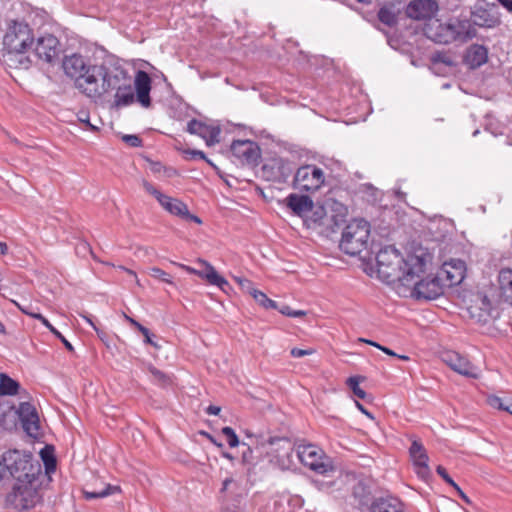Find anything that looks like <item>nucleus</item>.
<instances>
[{"instance_id":"1","label":"nucleus","mask_w":512,"mask_h":512,"mask_svg":"<svg viewBox=\"0 0 512 512\" xmlns=\"http://www.w3.org/2000/svg\"><path fill=\"white\" fill-rule=\"evenodd\" d=\"M386 285L400 297L434 300L444 293L443 284L431 270L433 254L422 246L415 247L406 257L394 245H386Z\"/></svg>"},{"instance_id":"2","label":"nucleus","mask_w":512,"mask_h":512,"mask_svg":"<svg viewBox=\"0 0 512 512\" xmlns=\"http://www.w3.org/2000/svg\"><path fill=\"white\" fill-rule=\"evenodd\" d=\"M46 473L43 474L42 466L39 461L33 459L31 453L19 450H8L3 453V467L8 471L12 478L16 480L28 479L35 476H45L56 468V460L53 456L46 457L42 455Z\"/></svg>"},{"instance_id":"3","label":"nucleus","mask_w":512,"mask_h":512,"mask_svg":"<svg viewBox=\"0 0 512 512\" xmlns=\"http://www.w3.org/2000/svg\"><path fill=\"white\" fill-rule=\"evenodd\" d=\"M118 68V65H90L84 76L78 80L77 88L87 97L99 99L111 92Z\"/></svg>"},{"instance_id":"4","label":"nucleus","mask_w":512,"mask_h":512,"mask_svg":"<svg viewBox=\"0 0 512 512\" xmlns=\"http://www.w3.org/2000/svg\"><path fill=\"white\" fill-rule=\"evenodd\" d=\"M44 476H35L28 479L16 480L11 491L6 495L7 507L17 511L34 508L42 500L40 488Z\"/></svg>"},{"instance_id":"5","label":"nucleus","mask_w":512,"mask_h":512,"mask_svg":"<svg viewBox=\"0 0 512 512\" xmlns=\"http://www.w3.org/2000/svg\"><path fill=\"white\" fill-rule=\"evenodd\" d=\"M256 444L268 445L266 456L269 462L281 470H288L293 465L294 444L288 437L269 436L265 438L263 435L255 436Z\"/></svg>"},{"instance_id":"6","label":"nucleus","mask_w":512,"mask_h":512,"mask_svg":"<svg viewBox=\"0 0 512 512\" xmlns=\"http://www.w3.org/2000/svg\"><path fill=\"white\" fill-rule=\"evenodd\" d=\"M370 224L364 219H353L343 229L339 248L350 256L359 255L368 247Z\"/></svg>"},{"instance_id":"7","label":"nucleus","mask_w":512,"mask_h":512,"mask_svg":"<svg viewBox=\"0 0 512 512\" xmlns=\"http://www.w3.org/2000/svg\"><path fill=\"white\" fill-rule=\"evenodd\" d=\"M33 43L32 30L28 24L20 21H11L3 37L4 48L9 53L22 54Z\"/></svg>"},{"instance_id":"8","label":"nucleus","mask_w":512,"mask_h":512,"mask_svg":"<svg viewBox=\"0 0 512 512\" xmlns=\"http://www.w3.org/2000/svg\"><path fill=\"white\" fill-rule=\"evenodd\" d=\"M297 456L304 466L315 473L326 475L334 471L330 458L325 455L322 449L315 445H299L297 448Z\"/></svg>"},{"instance_id":"9","label":"nucleus","mask_w":512,"mask_h":512,"mask_svg":"<svg viewBox=\"0 0 512 512\" xmlns=\"http://www.w3.org/2000/svg\"><path fill=\"white\" fill-rule=\"evenodd\" d=\"M325 182L323 170L316 165L307 164L299 167L295 173L293 186L307 192L319 190Z\"/></svg>"},{"instance_id":"10","label":"nucleus","mask_w":512,"mask_h":512,"mask_svg":"<svg viewBox=\"0 0 512 512\" xmlns=\"http://www.w3.org/2000/svg\"><path fill=\"white\" fill-rule=\"evenodd\" d=\"M411 446L409 447V457L412 461L414 472L419 479L428 483L433 475L429 467V456L426 448L416 436L411 435Z\"/></svg>"},{"instance_id":"11","label":"nucleus","mask_w":512,"mask_h":512,"mask_svg":"<svg viewBox=\"0 0 512 512\" xmlns=\"http://www.w3.org/2000/svg\"><path fill=\"white\" fill-rule=\"evenodd\" d=\"M116 91L114 95V106L123 107L132 104L135 101L133 90V81L128 72L119 66L115 76V83L111 85V91Z\"/></svg>"},{"instance_id":"12","label":"nucleus","mask_w":512,"mask_h":512,"mask_svg":"<svg viewBox=\"0 0 512 512\" xmlns=\"http://www.w3.org/2000/svg\"><path fill=\"white\" fill-rule=\"evenodd\" d=\"M293 165L289 160L283 158H271L267 160L262 168V177L271 182L285 183L293 173Z\"/></svg>"},{"instance_id":"13","label":"nucleus","mask_w":512,"mask_h":512,"mask_svg":"<svg viewBox=\"0 0 512 512\" xmlns=\"http://www.w3.org/2000/svg\"><path fill=\"white\" fill-rule=\"evenodd\" d=\"M232 154L238 158L242 164L255 166L260 159L259 146L250 140H235L231 145Z\"/></svg>"},{"instance_id":"14","label":"nucleus","mask_w":512,"mask_h":512,"mask_svg":"<svg viewBox=\"0 0 512 512\" xmlns=\"http://www.w3.org/2000/svg\"><path fill=\"white\" fill-rule=\"evenodd\" d=\"M453 29L451 20L447 23L432 20L426 24L424 34L435 43L449 44L455 41L456 32Z\"/></svg>"},{"instance_id":"15","label":"nucleus","mask_w":512,"mask_h":512,"mask_svg":"<svg viewBox=\"0 0 512 512\" xmlns=\"http://www.w3.org/2000/svg\"><path fill=\"white\" fill-rule=\"evenodd\" d=\"M198 263L205 266V269L197 270V269H194V268L184 265V264H180V263H175V264L177 266H179L180 268H182L183 270H185L186 272H188L190 274L197 275L198 277H200L202 279H205L209 284L215 285V286L219 287L222 291L225 292L226 288L229 287L228 281L224 277L219 275L218 272L215 270V268L207 261H205L203 259H198Z\"/></svg>"},{"instance_id":"16","label":"nucleus","mask_w":512,"mask_h":512,"mask_svg":"<svg viewBox=\"0 0 512 512\" xmlns=\"http://www.w3.org/2000/svg\"><path fill=\"white\" fill-rule=\"evenodd\" d=\"M17 414L24 431L31 437L36 438L39 434V417L35 407L29 402H22L19 405Z\"/></svg>"},{"instance_id":"17","label":"nucleus","mask_w":512,"mask_h":512,"mask_svg":"<svg viewBox=\"0 0 512 512\" xmlns=\"http://www.w3.org/2000/svg\"><path fill=\"white\" fill-rule=\"evenodd\" d=\"M17 414L24 431L31 437L36 438L39 434V417L35 407L29 402H22L19 405Z\"/></svg>"},{"instance_id":"18","label":"nucleus","mask_w":512,"mask_h":512,"mask_svg":"<svg viewBox=\"0 0 512 512\" xmlns=\"http://www.w3.org/2000/svg\"><path fill=\"white\" fill-rule=\"evenodd\" d=\"M438 10V3L435 0H413L406 7V15L414 20H429Z\"/></svg>"},{"instance_id":"19","label":"nucleus","mask_w":512,"mask_h":512,"mask_svg":"<svg viewBox=\"0 0 512 512\" xmlns=\"http://www.w3.org/2000/svg\"><path fill=\"white\" fill-rule=\"evenodd\" d=\"M441 273L445 274L446 285L448 287L457 286L465 278L466 263L461 259H451L443 263Z\"/></svg>"},{"instance_id":"20","label":"nucleus","mask_w":512,"mask_h":512,"mask_svg":"<svg viewBox=\"0 0 512 512\" xmlns=\"http://www.w3.org/2000/svg\"><path fill=\"white\" fill-rule=\"evenodd\" d=\"M187 131L203 138L208 146L219 143L221 129L218 126H209L197 119H192L187 124Z\"/></svg>"},{"instance_id":"21","label":"nucleus","mask_w":512,"mask_h":512,"mask_svg":"<svg viewBox=\"0 0 512 512\" xmlns=\"http://www.w3.org/2000/svg\"><path fill=\"white\" fill-rule=\"evenodd\" d=\"M444 362L455 372L468 378H478L476 367H474L465 357L456 352H447L443 357Z\"/></svg>"},{"instance_id":"22","label":"nucleus","mask_w":512,"mask_h":512,"mask_svg":"<svg viewBox=\"0 0 512 512\" xmlns=\"http://www.w3.org/2000/svg\"><path fill=\"white\" fill-rule=\"evenodd\" d=\"M382 247L380 244H375L372 242L371 251L368 252L367 256L363 258V270L364 272L370 276L383 281L381 275V266L383 264L381 260Z\"/></svg>"},{"instance_id":"23","label":"nucleus","mask_w":512,"mask_h":512,"mask_svg":"<svg viewBox=\"0 0 512 512\" xmlns=\"http://www.w3.org/2000/svg\"><path fill=\"white\" fill-rule=\"evenodd\" d=\"M59 41L53 35H46L37 40L35 54L47 63L53 62L59 54Z\"/></svg>"},{"instance_id":"24","label":"nucleus","mask_w":512,"mask_h":512,"mask_svg":"<svg viewBox=\"0 0 512 512\" xmlns=\"http://www.w3.org/2000/svg\"><path fill=\"white\" fill-rule=\"evenodd\" d=\"M136 99L145 108L151 106V78L145 71L139 70L134 79Z\"/></svg>"},{"instance_id":"25","label":"nucleus","mask_w":512,"mask_h":512,"mask_svg":"<svg viewBox=\"0 0 512 512\" xmlns=\"http://www.w3.org/2000/svg\"><path fill=\"white\" fill-rule=\"evenodd\" d=\"M90 68L81 55L73 54L65 57L63 60V69L67 76L75 79V86L78 85L80 77L84 76L86 70Z\"/></svg>"},{"instance_id":"26","label":"nucleus","mask_w":512,"mask_h":512,"mask_svg":"<svg viewBox=\"0 0 512 512\" xmlns=\"http://www.w3.org/2000/svg\"><path fill=\"white\" fill-rule=\"evenodd\" d=\"M488 60V49L484 45L472 44L464 55V63L471 69H476Z\"/></svg>"},{"instance_id":"27","label":"nucleus","mask_w":512,"mask_h":512,"mask_svg":"<svg viewBox=\"0 0 512 512\" xmlns=\"http://www.w3.org/2000/svg\"><path fill=\"white\" fill-rule=\"evenodd\" d=\"M471 22L473 27L492 28L500 23L498 17L494 16L488 9L482 6H476L471 12Z\"/></svg>"},{"instance_id":"28","label":"nucleus","mask_w":512,"mask_h":512,"mask_svg":"<svg viewBox=\"0 0 512 512\" xmlns=\"http://www.w3.org/2000/svg\"><path fill=\"white\" fill-rule=\"evenodd\" d=\"M285 201L286 205L298 216L313 209V201L307 195L290 194Z\"/></svg>"},{"instance_id":"29","label":"nucleus","mask_w":512,"mask_h":512,"mask_svg":"<svg viewBox=\"0 0 512 512\" xmlns=\"http://www.w3.org/2000/svg\"><path fill=\"white\" fill-rule=\"evenodd\" d=\"M453 30H455V41L462 40L467 41L476 37V29L473 27L471 20L469 19H450Z\"/></svg>"},{"instance_id":"30","label":"nucleus","mask_w":512,"mask_h":512,"mask_svg":"<svg viewBox=\"0 0 512 512\" xmlns=\"http://www.w3.org/2000/svg\"><path fill=\"white\" fill-rule=\"evenodd\" d=\"M352 495L360 507L368 506L372 501V490L365 480H359L353 486Z\"/></svg>"},{"instance_id":"31","label":"nucleus","mask_w":512,"mask_h":512,"mask_svg":"<svg viewBox=\"0 0 512 512\" xmlns=\"http://www.w3.org/2000/svg\"><path fill=\"white\" fill-rule=\"evenodd\" d=\"M160 205L167 210L169 213L182 217V215L187 212V205L183 203L181 200L172 198L170 196H167L163 194L161 198L158 200Z\"/></svg>"},{"instance_id":"32","label":"nucleus","mask_w":512,"mask_h":512,"mask_svg":"<svg viewBox=\"0 0 512 512\" xmlns=\"http://www.w3.org/2000/svg\"><path fill=\"white\" fill-rule=\"evenodd\" d=\"M357 1L360 3H363L367 6H369L373 3H376V5H377L376 14H374L372 11L367 10L364 12V17L369 22H372V23H375L377 21L378 22L377 28L379 30H382L381 24H384V4H382V0H357Z\"/></svg>"},{"instance_id":"33","label":"nucleus","mask_w":512,"mask_h":512,"mask_svg":"<svg viewBox=\"0 0 512 512\" xmlns=\"http://www.w3.org/2000/svg\"><path fill=\"white\" fill-rule=\"evenodd\" d=\"M19 383L5 373H0V396H12L18 393Z\"/></svg>"},{"instance_id":"34","label":"nucleus","mask_w":512,"mask_h":512,"mask_svg":"<svg viewBox=\"0 0 512 512\" xmlns=\"http://www.w3.org/2000/svg\"><path fill=\"white\" fill-rule=\"evenodd\" d=\"M499 285L502 294L512 302V270L503 269L499 273Z\"/></svg>"},{"instance_id":"35","label":"nucleus","mask_w":512,"mask_h":512,"mask_svg":"<svg viewBox=\"0 0 512 512\" xmlns=\"http://www.w3.org/2000/svg\"><path fill=\"white\" fill-rule=\"evenodd\" d=\"M119 491H120L119 486H113L110 484H106L105 487L101 490H95V491L83 490V494H84L85 499L91 500V499L104 498L106 496H109V495L114 494Z\"/></svg>"},{"instance_id":"36","label":"nucleus","mask_w":512,"mask_h":512,"mask_svg":"<svg viewBox=\"0 0 512 512\" xmlns=\"http://www.w3.org/2000/svg\"><path fill=\"white\" fill-rule=\"evenodd\" d=\"M34 319L40 320L63 343L68 351H74L72 344L43 315L34 316Z\"/></svg>"},{"instance_id":"37","label":"nucleus","mask_w":512,"mask_h":512,"mask_svg":"<svg viewBox=\"0 0 512 512\" xmlns=\"http://www.w3.org/2000/svg\"><path fill=\"white\" fill-rule=\"evenodd\" d=\"M430 61L434 66L442 64L446 67H453L456 65L451 54L441 51L434 52L430 57Z\"/></svg>"},{"instance_id":"38","label":"nucleus","mask_w":512,"mask_h":512,"mask_svg":"<svg viewBox=\"0 0 512 512\" xmlns=\"http://www.w3.org/2000/svg\"><path fill=\"white\" fill-rule=\"evenodd\" d=\"M364 379L365 377L357 375L351 376L346 380V385L352 390L353 394L360 399H365L367 396V393L359 386Z\"/></svg>"},{"instance_id":"39","label":"nucleus","mask_w":512,"mask_h":512,"mask_svg":"<svg viewBox=\"0 0 512 512\" xmlns=\"http://www.w3.org/2000/svg\"><path fill=\"white\" fill-rule=\"evenodd\" d=\"M149 372L152 374L154 381L161 387H168L172 384V377L156 367L150 365Z\"/></svg>"},{"instance_id":"40","label":"nucleus","mask_w":512,"mask_h":512,"mask_svg":"<svg viewBox=\"0 0 512 512\" xmlns=\"http://www.w3.org/2000/svg\"><path fill=\"white\" fill-rule=\"evenodd\" d=\"M251 296L259 305L265 309H278L277 303L274 300L268 298L267 295L262 291L255 289L252 291Z\"/></svg>"},{"instance_id":"41","label":"nucleus","mask_w":512,"mask_h":512,"mask_svg":"<svg viewBox=\"0 0 512 512\" xmlns=\"http://www.w3.org/2000/svg\"><path fill=\"white\" fill-rule=\"evenodd\" d=\"M386 512H405V504L386 491Z\"/></svg>"},{"instance_id":"42","label":"nucleus","mask_w":512,"mask_h":512,"mask_svg":"<svg viewBox=\"0 0 512 512\" xmlns=\"http://www.w3.org/2000/svg\"><path fill=\"white\" fill-rule=\"evenodd\" d=\"M486 401L492 408L509 411V404H505L504 400L496 395H489Z\"/></svg>"},{"instance_id":"43","label":"nucleus","mask_w":512,"mask_h":512,"mask_svg":"<svg viewBox=\"0 0 512 512\" xmlns=\"http://www.w3.org/2000/svg\"><path fill=\"white\" fill-rule=\"evenodd\" d=\"M149 274L151 277L156 278L162 282L173 284V281L169 274L158 267H152L149 269Z\"/></svg>"},{"instance_id":"44","label":"nucleus","mask_w":512,"mask_h":512,"mask_svg":"<svg viewBox=\"0 0 512 512\" xmlns=\"http://www.w3.org/2000/svg\"><path fill=\"white\" fill-rule=\"evenodd\" d=\"M186 159H203L207 163H209L211 166H213V163L206 157L205 153L200 150H194V149H187L183 151Z\"/></svg>"},{"instance_id":"45","label":"nucleus","mask_w":512,"mask_h":512,"mask_svg":"<svg viewBox=\"0 0 512 512\" xmlns=\"http://www.w3.org/2000/svg\"><path fill=\"white\" fill-rule=\"evenodd\" d=\"M222 433L227 436L228 444L230 447H236L239 445V439L235 431L231 427L222 428Z\"/></svg>"},{"instance_id":"46","label":"nucleus","mask_w":512,"mask_h":512,"mask_svg":"<svg viewBox=\"0 0 512 512\" xmlns=\"http://www.w3.org/2000/svg\"><path fill=\"white\" fill-rule=\"evenodd\" d=\"M234 280L239 284L242 291L252 295V291L255 290V288L253 287V283L250 280L239 276H235Z\"/></svg>"},{"instance_id":"47","label":"nucleus","mask_w":512,"mask_h":512,"mask_svg":"<svg viewBox=\"0 0 512 512\" xmlns=\"http://www.w3.org/2000/svg\"><path fill=\"white\" fill-rule=\"evenodd\" d=\"M436 472L448 485L453 488L457 487V483H455V481L449 476L447 470L443 466L438 465L436 467Z\"/></svg>"},{"instance_id":"48","label":"nucleus","mask_w":512,"mask_h":512,"mask_svg":"<svg viewBox=\"0 0 512 512\" xmlns=\"http://www.w3.org/2000/svg\"><path fill=\"white\" fill-rule=\"evenodd\" d=\"M122 140L131 147L142 146V139L137 135H124Z\"/></svg>"},{"instance_id":"49","label":"nucleus","mask_w":512,"mask_h":512,"mask_svg":"<svg viewBox=\"0 0 512 512\" xmlns=\"http://www.w3.org/2000/svg\"><path fill=\"white\" fill-rule=\"evenodd\" d=\"M370 512H384V500L383 498H378L369 503Z\"/></svg>"},{"instance_id":"50","label":"nucleus","mask_w":512,"mask_h":512,"mask_svg":"<svg viewBox=\"0 0 512 512\" xmlns=\"http://www.w3.org/2000/svg\"><path fill=\"white\" fill-rule=\"evenodd\" d=\"M143 187L144 189L151 195H153L157 200L163 196V193H161L159 190H157L151 183H149L146 180H143Z\"/></svg>"},{"instance_id":"51","label":"nucleus","mask_w":512,"mask_h":512,"mask_svg":"<svg viewBox=\"0 0 512 512\" xmlns=\"http://www.w3.org/2000/svg\"><path fill=\"white\" fill-rule=\"evenodd\" d=\"M314 353L313 349H300V348H292L290 354L292 357L300 358L307 355H311Z\"/></svg>"},{"instance_id":"52","label":"nucleus","mask_w":512,"mask_h":512,"mask_svg":"<svg viewBox=\"0 0 512 512\" xmlns=\"http://www.w3.org/2000/svg\"><path fill=\"white\" fill-rule=\"evenodd\" d=\"M78 120L82 123H84L87 127H89L92 131H96L97 127L92 125L89 121V116L85 112H81L78 114Z\"/></svg>"},{"instance_id":"53","label":"nucleus","mask_w":512,"mask_h":512,"mask_svg":"<svg viewBox=\"0 0 512 512\" xmlns=\"http://www.w3.org/2000/svg\"><path fill=\"white\" fill-rule=\"evenodd\" d=\"M181 218L185 219L186 221L195 222L196 224H202V220L197 215L191 214L188 209Z\"/></svg>"},{"instance_id":"54","label":"nucleus","mask_w":512,"mask_h":512,"mask_svg":"<svg viewBox=\"0 0 512 512\" xmlns=\"http://www.w3.org/2000/svg\"><path fill=\"white\" fill-rule=\"evenodd\" d=\"M12 302H13V303L18 307V309H19L22 313H24V314H26V315H29V316H31L32 318H34V316L41 315L40 313H35V312L31 311V310H30V307H24V306H21L18 302L14 301V300H13Z\"/></svg>"},{"instance_id":"55","label":"nucleus","mask_w":512,"mask_h":512,"mask_svg":"<svg viewBox=\"0 0 512 512\" xmlns=\"http://www.w3.org/2000/svg\"><path fill=\"white\" fill-rule=\"evenodd\" d=\"M386 356H389V357H392L395 359H399V360H403V361L409 360V357L407 355H399V354L395 353L392 349L387 348V347H386Z\"/></svg>"},{"instance_id":"56","label":"nucleus","mask_w":512,"mask_h":512,"mask_svg":"<svg viewBox=\"0 0 512 512\" xmlns=\"http://www.w3.org/2000/svg\"><path fill=\"white\" fill-rule=\"evenodd\" d=\"M152 336H153V335H152V334L150 333V331H149L146 335H144V342H145L146 344H149V345L153 346V347H154V348H156V349H160V348H161V346H160L158 343H156V342H154V341L152 340Z\"/></svg>"},{"instance_id":"57","label":"nucleus","mask_w":512,"mask_h":512,"mask_svg":"<svg viewBox=\"0 0 512 512\" xmlns=\"http://www.w3.org/2000/svg\"><path fill=\"white\" fill-rule=\"evenodd\" d=\"M386 26H392L395 24V15L393 13H391L390 11H388V9L386 8Z\"/></svg>"},{"instance_id":"58","label":"nucleus","mask_w":512,"mask_h":512,"mask_svg":"<svg viewBox=\"0 0 512 512\" xmlns=\"http://www.w3.org/2000/svg\"><path fill=\"white\" fill-rule=\"evenodd\" d=\"M221 411L219 406L210 405L206 408V413L209 415H218Z\"/></svg>"},{"instance_id":"59","label":"nucleus","mask_w":512,"mask_h":512,"mask_svg":"<svg viewBox=\"0 0 512 512\" xmlns=\"http://www.w3.org/2000/svg\"><path fill=\"white\" fill-rule=\"evenodd\" d=\"M459 497L467 504H470L471 501L468 498V496L462 491V489L457 485V487H454Z\"/></svg>"},{"instance_id":"60","label":"nucleus","mask_w":512,"mask_h":512,"mask_svg":"<svg viewBox=\"0 0 512 512\" xmlns=\"http://www.w3.org/2000/svg\"><path fill=\"white\" fill-rule=\"evenodd\" d=\"M279 312L285 316L291 317L293 309H291V307L288 305H283L279 308Z\"/></svg>"},{"instance_id":"61","label":"nucleus","mask_w":512,"mask_h":512,"mask_svg":"<svg viewBox=\"0 0 512 512\" xmlns=\"http://www.w3.org/2000/svg\"><path fill=\"white\" fill-rule=\"evenodd\" d=\"M507 11L512 12V0H497Z\"/></svg>"},{"instance_id":"62","label":"nucleus","mask_w":512,"mask_h":512,"mask_svg":"<svg viewBox=\"0 0 512 512\" xmlns=\"http://www.w3.org/2000/svg\"><path fill=\"white\" fill-rule=\"evenodd\" d=\"M119 268H120V269H122V270H124L125 272H127L129 275L133 276V277L135 278L136 284H137L138 286H141V283H140V281H139V279H138V277H137L136 272H134V271H133V270H131V269L125 268V267H123V266H120Z\"/></svg>"},{"instance_id":"63","label":"nucleus","mask_w":512,"mask_h":512,"mask_svg":"<svg viewBox=\"0 0 512 512\" xmlns=\"http://www.w3.org/2000/svg\"><path fill=\"white\" fill-rule=\"evenodd\" d=\"M0 426H2L4 429H11L13 426V421H11V423H8L6 421V416H4L3 419L0 420Z\"/></svg>"},{"instance_id":"64","label":"nucleus","mask_w":512,"mask_h":512,"mask_svg":"<svg viewBox=\"0 0 512 512\" xmlns=\"http://www.w3.org/2000/svg\"><path fill=\"white\" fill-rule=\"evenodd\" d=\"M355 405L356 407L362 412L364 413L365 415H367L368 417L372 418V415L364 408V406L359 403L358 401H355Z\"/></svg>"}]
</instances>
